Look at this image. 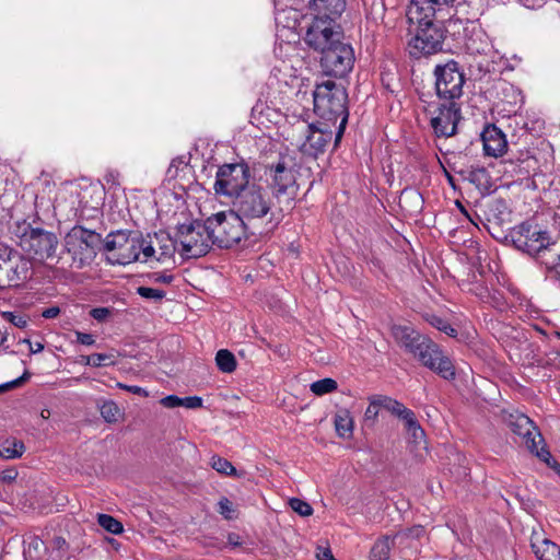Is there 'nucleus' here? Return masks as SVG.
I'll use <instances>...</instances> for the list:
<instances>
[{
    "mask_svg": "<svg viewBox=\"0 0 560 560\" xmlns=\"http://www.w3.org/2000/svg\"><path fill=\"white\" fill-rule=\"evenodd\" d=\"M341 33L327 21L313 22L305 34L308 46L322 54L320 66L328 75L345 77L352 70L354 52L352 47L341 40Z\"/></svg>",
    "mask_w": 560,
    "mask_h": 560,
    "instance_id": "1",
    "label": "nucleus"
},
{
    "mask_svg": "<svg viewBox=\"0 0 560 560\" xmlns=\"http://www.w3.org/2000/svg\"><path fill=\"white\" fill-rule=\"evenodd\" d=\"M314 110L317 116L326 122L336 125L340 119L336 132V143L343 135L348 121L347 92L343 86L327 80L318 84L314 91Z\"/></svg>",
    "mask_w": 560,
    "mask_h": 560,
    "instance_id": "2",
    "label": "nucleus"
},
{
    "mask_svg": "<svg viewBox=\"0 0 560 560\" xmlns=\"http://www.w3.org/2000/svg\"><path fill=\"white\" fill-rule=\"evenodd\" d=\"M415 27L408 40L409 55L416 59L434 55L442 50L444 40L443 23L446 20L430 16L423 20L408 19Z\"/></svg>",
    "mask_w": 560,
    "mask_h": 560,
    "instance_id": "3",
    "label": "nucleus"
},
{
    "mask_svg": "<svg viewBox=\"0 0 560 560\" xmlns=\"http://www.w3.org/2000/svg\"><path fill=\"white\" fill-rule=\"evenodd\" d=\"M104 247L107 252L114 253L113 258L119 265L152 260V244L142 235L129 236L121 231L112 233L107 235Z\"/></svg>",
    "mask_w": 560,
    "mask_h": 560,
    "instance_id": "4",
    "label": "nucleus"
},
{
    "mask_svg": "<svg viewBox=\"0 0 560 560\" xmlns=\"http://www.w3.org/2000/svg\"><path fill=\"white\" fill-rule=\"evenodd\" d=\"M14 226L20 247L34 259L45 260L55 256L59 244L55 233L32 228L26 221L16 222Z\"/></svg>",
    "mask_w": 560,
    "mask_h": 560,
    "instance_id": "5",
    "label": "nucleus"
},
{
    "mask_svg": "<svg viewBox=\"0 0 560 560\" xmlns=\"http://www.w3.org/2000/svg\"><path fill=\"white\" fill-rule=\"evenodd\" d=\"M273 197L268 187L252 183L232 201L233 209L248 223L266 218L272 209Z\"/></svg>",
    "mask_w": 560,
    "mask_h": 560,
    "instance_id": "6",
    "label": "nucleus"
},
{
    "mask_svg": "<svg viewBox=\"0 0 560 560\" xmlns=\"http://www.w3.org/2000/svg\"><path fill=\"white\" fill-rule=\"evenodd\" d=\"M63 241L66 250L72 257V265L82 268L95 258L102 237L94 231L75 225L66 234Z\"/></svg>",
    "mask_w": 560,
    "mask_h": 560,
    "instance_id": "7",
    "label": "nucleus"
},
{
    "mask_svg": "<svg viewBox=\"0 0 560 560\" xmlns=\"http://www.w3.org/2000/svg\"><path fill=\"white\" fill-rule=\"evenodd\" d=\"M207 220L214 245L221 248L232 247L245 235V220L234 209L218 212Z\"/></svg>",
    "mask_w": 560,
    "mask_h": 560,
    "instance_id": "8",
    "label": "nucleus"
},
{
    "mask_svg": "<svg viewBox=\"0 0 560 560\" xmlns=\"http://www.w3.org/2000/svg\"><path fill=\"white\" fill-rule=\"evenodd\" d=\"M329 122L307 124L299 120L293 126V142L303 154L316 158L332 139Z\"/></svg>",
    "mask_w": 560,
    "mask_h": 560,
    "instance_id": "9",
    "label": "nucleus"
},
{
    "mask_svg": "<svg viewBox=\"0 0 560 560\" xmlns=\"http://www.w3.org/2000/svg\"><path fill=\"white\" fill-rule=\"evenodd\" d=\"M176 243L180 247V254L186 258H198L206 255L214 245L211 231L208 228V220L205 223L194 222L178 226Z\"/></svg>",
    "mask_w": 560,
    "mask_h": 560,
    "instance_id": "10",
    "label": "nucleus"
},
{
    "mask_svg": "<svg viewBox=\"0 0 560 560\" xmlns=\"http://www.w3.org/2000/svg\"><path fill=\"white\" fill-rule=\"evenodd\" d=\"M249 178L250 170L247 164H223L217 171L213 190L215 195L226 197L232 202L252 184Z\"/></svg>",
    "mask_w": 560,
    "mask_h": 560,
    "instance_id": "11",
    "label": "nucleus"
},
{
    "mask_svg": "<svg viewBox=\"0 0 560 560\" xmlns=\"http://www.w3.org/2000/svg\"><path fill=\"white\" fill-rule=\"evenodd\" d=\"M435 90L440 100L447 103H457L463 95L465 74L456 61L451 60L445 65H439L434 70Z\"/></svg>",
    "mask_w": 560,
    "mask_h": 560,
    "instance_id": "12",
    "label": "nucleus"
},
{
    "mask_svg": "<svg viewBox=\"0 0 560 560\" xmlns=\"http://www.w3.org/2000/svg\"><path fill=\"white\" fill-rule=\"evenodd\" d=\"M508 421L511 430L523 439L528 451L546 464L550 465L552 457L549 451H547L545 446L538 448V445L544 442V439L534 422L527 416L522 413L510 415Z\"/></svg>",
    "mask_w": 560,
    "mask_h": 560,
    "instance_id": "13",
    "label": "nucleus"
},
{
    "mask_svg": "<svg viewBox=\"0 0 560 560\" xmlns=\"http://www.w3.org/2000/svg\"><path fill=\"white\" fill-rule=\"evenodd\" d=\"M412 354L418 358L424 366L434 371L441 377L445 380H453L455 377V368L451 359L429 338L425 337Z\"/></svg>",
    "mask_w": 560,
    "mask_h": 560,
    "instance_id": "14",
    "label": "nucleus"
},
{
    "mask_svg": "<svg viewBox=\"0 0 560 560\" xmlns=\"http://www.w3.org/2000/svg\"><path fill=\"white\" fill-rule=\"evenodd\" d=\"M513 243L516 248L530 256H539L549 244L547 232L530 223L520 224L513 233Z\"/></svg>",
    "mask_w": 560,
    "mask_h": 560,
    "instance_id": "15",
    "label": "nucleus"
},
{
    "mask_svg": "<svg viewBox=\"0 0 560 560\" xmlns=\"http://www.w3.org/2000/svg\"><path fill=\"white\" fill-rule=\"evenodd\" d=\"M285 161V158H280L277 164L268 166L267 170L271 196L279 201L283 196L292 199L295 194V175Z\"/></svg>",
    "mask_w": 560,
    "mask_h": 560,
    "instance_id": "16",
    "label": "nucleus"
},
{
    "mask_svg": "<svg viewBox=\"0 0 560 560\" xmlns=\"http://www.w3.org/2000/svg\"><path fill=\"white\" fill-rule=\"evenodd\" d=\"M460 118V107L457 103H441L432 113L431 127L438 137H452L456 133Z\"/></svg>",
    "mask_w": 560,
    "mask_h": 560,
    "instance_id": "17",
    "label": "nucleus"
},
{
    "mask_svg": "<svg viewBox=\"0 0 560 560\" xmlns=\"http://www.w3.org/2000/svg\"><path fill=\"white\" fill-rule=\"evenodd\" d=\"M455 0H411L407 18L423 20L430 16L447 20L452 4Z\"/></svg>",
    "mask_w": 560,
    "mask_h": 560,
    "instance_id": "18",
    "label": "nucleus"
},
{
    "mask_svg": "<svg viewBox=\"0 0 560 560\" xmlns=\"http://www.w3.org/2000/svg\"><path fill=\"white\" fill-rule=\"evenodd\" d=\"M485 153L489 156H502L508 149L505 135L494 125H489L481 133Z\"/></svg>",
    "mask_w": 560,
    "mask_h": 560,
    "instance_id": "19",
    "label": "nucleus"
},
{
    "mask_svg": "<svg viewBox=\"0 0 560 560\" xmlns=\"http://www.w3.org/2000/svg\"><path fill=\"white\" fill-rule=\"evenodd\" d=\"M145 241L152 244V260L164 261L171 258L178 246L176 238L173 240L166 233L160 232L147 235Z\"/></svg>",
    "mask_w": 560,
    "mask_h": 560,
    "instance_id": "20",
    "label": "nucleus"
},
{
    "mask_svg": "<svg viewBox=\"0 0 560 560\" xmlns=\"http://www.w3.org/2000/svg\"><path fill=\"white\" fill-rule=\"evenodd\" d=\"M345 7V0H311V8L320 15L314 22L318 20L327 21L331 27H334L332 22L340 16Z\"/></svg>",
    "mask_w": 560,
    "mask_h": 560,
    "instance_id": "21",
    "label": "nucleus"
},
{
    "mask_svg": "<svg viewBox=\"0 0 560 560\" xmlns=\"http://www.w3.org/2000/svg\"><path fill=\"white\" fill-rule=\"evenodd\" d=\"M15 258V254L9 257V262L1 281L0 289L19 285L20 282L26 279L28 264L22 258Z\"/></svg>",
    "mask_w": 560,
    "mask_h": 560,
    "instance_id": "22",
    "label": "nucleus"
},
{
    "mask_svg": "<svg viewBox=\"0 0 560 560\" xmlns=\"http://www.w3.org/2000/svg\"><path fill=\"white\" fill-rule=\"evenodd\" d=\"M392 335L395 341L410 353H412L425 338L413 328L406 325H394L392 327Z\"/></svg>",
    "mask_w": 560,
    "mask_h": 560,
    "instance_id": "23",
    "label": "nucleus"
},
{
    "mask_svg": "<svg viewBox=\"0 0 560 560\" xmlns=\"http://www.w3.org/2000/svg\"><path fill=\"white\" fill-rule=\"evenodd\" d=\"M532 548L539 560H560V547L549 539H540L537 533L532 536Z\"/></svg>",
    "mask_w": 560,
    "mask_h": 560,
    "instance_id": "24",
    "label": "nucleus"
},
{
    "mask_svg": "<svg viewBox=\"0 0 560 560\" xmlns=\"http://www.w3.org/2000/svg\"><path fill=\"white\" fill-rule=\"evenodd\" d=\"M25 445L15 438H3L0 440V457L3 459H15L23 456Z\"/></svg>",
    "mask_w": 560,
    "mask_h": 560,
    "instance_id": "25",
    "label": "nucleus"
},
{
    "mask_svg": "<svg viewBox=\"0 0 560 560\" xmlns=\"http://www.w3.org/2000/svg\"><path fill=\"white\" fill-rule=\"evenodd\" d=\"M337 434L342 439H350L353 432V419L347 409L339 410L335 416Z\"/></svg>",
    "mask_w": 560,
    "mask_h": 560,
    "instance_id": "26",
    "label": "nucleus"
},
{
    "mask_svg": "<svg viewBox=\"0 0 560 560\" xmlns=\"http://www.w3.org/2000/svg\"><path fill=\"white\" fill-rule=\"evenodd\" d=\"M392 548V538L384 536L373 545L371 549L372 560H387L389 558Z\"/></svg>",
    "mask_w": 560,
    "mask_h": 560,
    "instance_id": "27",
    "label": "nucleus"
},
{
    "mask_svg": "<svg viewBox=\"0 0 560 560\" xmlns=\"http://www.w3.org/2000/svg\"><path fill=\"white\" fill-rule=\"evenodd\" d=\"M215 362L218 368L224 373H231L236 368L234 354L226 349H221L217 352Z\"/></svg>",
    "mask_w": 560,
    "mask_h": 560,
    "instance_id": "28",
    "label": "nucleus"
},
{
    "mask_svg": "<svg viewBox=\"0 0 560 560\" xmlns=\"http://www.w3.org/2000/svg\"><path fill=\"white\" fill-rule=\"evenodd\" d=\"M382 408L389 411L392 415L396 416L397 418L401 419L405 416V412L409 411V408H407L404 404L399 402L398 400L382 395L381 400Z\"/></svg>",
    "mask_w": 560,
    "mask_h": 560,
    "instance_id": "29",
    "label": "nucleus"
},
{
    "mask_svg": "<svg viewBox=\"0 0 560 560\" xmlns=\"http://www.w3.org/2000/svg\"><path fill=\"white\" fill-rule=\"evenodd\" d=\"M100 412L103 419L108 423L117 422L121 415L120 408L113 400L104 401L100 406Z\"/></svg>",
    "mask_w": 560,
    "mask_h": 560,
    "instance_id": "30",
    "label": "nucleus"
},
{
    "mask_svg": "<svg viewBox=\"0 0 560 560\" xmlns=\"http://www.w3.org/2000/svg\"><path fill=\"white\" fill-rule=\"evenodd\" d=\"M337 382L332 378H323L313 382L310 386L311 392L316 396H323L337 389Z\"/></svg>",
    "mask_w": 560,
    "mask_h": 560,
    "instance_id": "31",
    "label": "nucleus"
},
{
    "mask_svg": "<svg viewBox=\"0 0 560 560\" xmlns=\"http://www.w3.org/2000/svg\"><path fill=\"white\" fill-rule=\"evenodd\" d=\"M45 544L42 539L36 536L30 537L24 548V556L30 559H36L40 557V552L45 550Z\"/></svg>",
    "mask_w": 560,
    "mask_h": 560,
    "instance_id": "32",
    "label": "nucleus"
},
{
    "mask_svg": "<svg viewBox=\"0 0 560 560\" xmlns=\"http://www.w3.org/2000/svg\"><path fill=\"white\" fill-rule=\"evenodd\" d=\"M97 520L98 524L108 533L118 535L124 530L122 524L110 515L98 514Z\"/></svg>",
    "mask_w": 560,
    "mask_h": 560,
    "instance_id": "33",
    "label": "nucleus"
},
{
    "mask_svg": "<svg viewBox=\"0 0 560 560\" xmlns=\"http://www.w3.org/2000/svg\"><path fill=\"white\" fill-rule=\"evenodd\" d=\"M538 257L548 269L560 268V254L557 253L553 248L547 246Z\"/></svg>",
    "mask_w": 560,
    "mask_h": 560,
    "instance_id": "34",
    "label": "nucleus"
},
{
    "mask_svg": "<svg viewBox=\"0 0 560 560\" xmlns=\"http://www.w3.org/2000/svg\"><path fill=\"white\" fill-rule=\"evenodd\" d=\"M211 467L220 474L231 476L236 475V469L234 466L225 458L220 456H213L211 458Z\"/></svg>",
    "mask_w": 560,
    "mask_h": 560,
    "instance_id": "35",
    "label": "nucleus"
},
{
    "mask_svg": "<svg viewBox=\"0 0 560 560\" xmlns=\"http://www.w3.org/2000/svg\"><path fill=\"white\" fill-rule=\"evenodd\" d=\"M289 505L301 516H310L313 513V508L307 502L296 498L290 499Z\"/></svg>",
    "mask_w": 560,
    "mask_h": 560,
    "instance_id": "36",
    "label": "nucleus"
},
{
    "mask_svg": "<svg viewBox=\"0 0 560 560\" xmlns=\"http://www.w3.org/2000/svg\"><path fill=\"white\" fill-rule=\"evenodd\" d=\"M369 400H370V405L365 410L364 418H365V420L374 421L378 415L380 408H382V406H381L382 395L372 396V397H370Z\"/></svg>",
    "mask_w": 560,
    "mask_h": 560,
    "instance_id": "37",
    "label": "nucleus"
},
{
    "mask_svg": "<svg viewBox=\"0 0 560 560\" xmlns=\"http://www.w3.org/2000/svg\"><path fill=\"white\" fill-rule=\"evenodd\" d=\"M137 293L143 299L153 301H161L165 298V292L163 290L149 287H139L137 289Z\"/></svg>",
    "mask_w": 560,
    "mask_h": 560,
    "instance_id": "38",
    "label": "nucleus"
},
{
    "mask_svg": "<svg viewBox=\"0 0 560 560\" xmlns=\"http://www.w3.org/2000/svg\"><path fill=\"white\" fill-rule=\"evenodd\" d=\"M429 323L433 327H435L440 331L445 332L448 336H455V334H456V330L446 320H444L443 318H441L439 316H434V315L431 316L429 318Z\"/></svg>",
    "mask_w": 560,
    "mask_h": 560,
    "instance_id": "39",
    "label": "nucleus"
},
{
    "mask_svg": "<svg viewBox=\"0 0 560 560\" xmlns=\"http://www.w3.org/2000/svg\"><path fill=\"white\" fill-rule=\"evenodd\" d=\"M92 366L94 368L107 366L115 363L114 355L106 353H94L92 354Z\"/></svg>",
    "mask_w": 560,
    "mask_h": 560,
    "instance_id": "40",
    "label": "nucleus"
},
{
    "mask_svg": "<svg viewBox=\"0 0 560 560\" xmlns=\"http://www.w3.org/2000/svg\"><path fill=\"white\" fill-rule=\"evenodd\" d=\"M407 432L410 436L411 442L415 443L416 445H419L424 442L425 433L420 424Z\"/></svg>",
    "mask_w": 560,
    "mask_h": 560,
    "instance_id": "41",
    "label": "nucleus"
},
{
    "mask_svg": "<svg viewBox=\"0 0 560 560\" xmlns=\"http://www.w3.org/2000/svg\"><path fill=\"white\" fill-rule=\"evenodd\" d=\"M160 404L165 407V408H176V407H182V398L176 396V395H168L166 397H163L161 400H160Z\"/></svg>",
    "mask_w": 560,
    "mask_h": 560,
    "instance_id": "42",
    "label": "nucleus"
},
{
    "mask_svg": "<svg viewBox=\"0 0 560 560\" xmlns=\"http://www.w3.org/2000/svg\"><path fill=\"white\" fill-rule=\"evenodd\" d=\"M19 476L18 470L14 467L4 469L0 472V482L2 483H12L16 480Z\"/></svg>",
    "mask_w": 560,
    "mask_h": 560,
    "instance_id": "43",
    "label": "nucleus"
},
{
    "mask_svg": "<svg viewBox=\"0 0 560 560\" xmlns=\"http://www.w3.org/2000/svg\"><path fill=\"white\" fill-rule=\"evenodd\" d=\"M400 420L404 421L406 431H409L420 424L411 409H409L408 412H405V416Z\"/></svg>",
    "mask_w": 560,
    "mask_h": 560,
    "instance_id": "44",
    "label": "nucleus"
},
{
    "mask_svg": "<svg viewBox=\"0 0 560 560\" xmlns=\"http://www.w3.org/2000/svg\"><path fill=\"white\" fill-rule=\"evenodd\" d=\"M182 407H185L187 409H197L202 406V399L198 396H189L182 398Z\"/></svg>",
    "mask_w": 560,
    "mask_h": 560,
    "instance_id": "45",
    "label": "nucleus"
},
{
    "mask_svg": "<svg viewBox=\"0 0 560 560\" xmlns=\"http://www.w3.org/2000/svg\"><path fill=\"white\" fill-rule=\"evenodd\" d=\"M219 512L225 518H231L232 517V512H233L232 502L229 499H226V498L221 499L219 501Z\"/></svg>",
    "mask_w": 560,
    "mask_h": 560,
    "instance_id": "46",
    "label": "nucleus"
},
{
    "mask_svg": "<svg viewBox=\"0 0 560 560\" xmlns=\"http://www.w3.org/2000/svg\"><path fill=\"white\" fill-rule=\"evenodd\" d=\"M4 317L19 328H24L27 324L26 318L21 315H15L13 313H4Z\"/></svg>",
    "mask_w": 560,
    "mask_h": 560,
    "instance_id": "47",
    "label": "nucleus"
},
{
    "mask_svg": "<svg viewBox=\"0 0 560 560\" xmlns=\"http://www.w3.org/2000/svg\"><path fill=\"white\" fill-rule=\"evenodd\" d=\"M109 314L110 311L107 307H95L92 308L90 312V315L98 322L105 320L109 316Z\"/></svg>",
    "mask_w": 560,
    "mask_h": 560,
    "instance_id": "48",
    "label": "nucleus"
},
{
    "mask_svg": "<svg viewBox=\"0 0 560 560\" xmlns=\"http://www.w3.org/2000/svg\"><path fill=\"white\" fill-rule=\"evenodd\" d=\"M117 387H119L124 390L130 392L135 395H140V396H144V397L148 396V392L144 388L137 386V385H126L122 383H117Z\"/></svg>",
    "mask_w": 560,
    "mask_h": 560,
    "instance_id": "49",
    "label": "nucleus"
},
{
    "mask_svg": "<svg viewBox=\"0 0 560 560\" xmlns=\"http://www.w3.org/2000/svg\"><path fill=\"white\" fill-rule=\"evenodd\" d=\"M75 336H77V340L78 342H80L81 345H84V346H92L95 343V338L93 335L91 334H85V332H81V331H75Z\"/></svg>",
    "mask_w": 560,
    "mask_h": 560,
    "instance_id": "50",
    "label": "nucleus"
},
{
    "mask_svg": "<svg viewBox=\"0 0 560 560\" xmlns=\"http://www.w3.org/2000/svg\"><path fill=\"white\" fill-rule=\"evenodd\" d=\"M316 557L318 560H335L331 550L329 548L318 547Z\"/></svg>",
    "mask_w": 560,
    "mask_h": 560,
    "instance_id": "51",
    "label": "nucleus"
},
{
    "mask_svg": "<svg viewBox=\"0 0 560 560\" xmlns=\"http://www.w3.org/2000/svg\"><path fill=\"white\" fill-rule=\"evenodd\" d=\"M28 377L27 373H25L23 376L12 381V382H9V383H5V384H2L0 385V392H4L9 388H13L15 386H19L22 382H24L26 378Z\"/></svg>",
    "mask_w": 560,
    "mask_h": 560,
    "instance_id": "52",
    "label": "nucleus"
},
{
    "mask_svg": "<svg viewBox=\"0 0 560 560\" xmlns=\"http://www.w3.org/2000/svg\"><path fill=\"white\" fill-rule=\"evenodd\" d=\"M60 308L58 306L48 307L43 312V317L55 318L59 315Z\"/></svg>",
    "mask_w": 560,
    "mask_h": 560,
    "instance_id": "53",
    "label": "nucleus"
},
{
    "mask_svg": "<svg viewBox=\"0 0 560 560\" xmlns=\"http://www.w3.org/2000/svg\"><path fill=\"white\" fill-rule=\"evenodd\" d=\"M52 547H54V549H56L58 551H62L67 547V541L62 537H59V536L55 537L52 540Z\"/></svg>",
    "mask_w": 560,
    "mask_h": 560,
    "instance_id": "54",
    "label": "nucleus"
},
{
    "mask_svg": "<svg viewBox=\"0 0 560 560\" xmlns=\"http://www.w3.org/2000/svg\"><path fill=\"white\" fill-rule=\"evenodd\" d=\"M152 278L155 282H162V283H171L173 280L172 276H168L165 273H154L152 276Z\"/></svg>",
    "mask_w": 560,
    "mask_h": 560,
    "instance_id": "55",
    "label": "nucleus"
},
{
    "mask_svg": "<svg viewBox=\"0 0 560 560\" xmlns=\"http://www.w3.org/2000/svg\"><path fill=\"white\" fill-rule=\"evenodd\" d=\"M25 342L30 346V351L32 353H38L44 349V345L42 342H31L30 340H25Z\"/></svg>",
    "mask_w": 560,
    "mask_h": 560,
    "instance_id": "56",
    "label": "nucleus"
},
{
    "mask_svg": "<svg viewBox=\"0 0 560 560\" xmlns=\"http://www.w3.org/2000/svg\"><path fill=\"white\" fill-rule=\"evenodd\" d=\"M228 541H229L230 545H233V546H238L240 545L238 536L235 535V534H230L229 537H228Z\"/></svg>",
    "mask_w": 560,
    "mask_h": 560,
    "instance_id": "57",
    "label": "nucleus"
},
{
    "mask_svg": "<svg viewBox=\"0 0 560 560\" xmlns=\"http://www.w3.org/2000/svg\"><path fill=\"white\" fill-rule=\"evenodd\" d=\"M92 354L91 355H83L82 359H81V362L85 365H91L92 366Z\"/></svg>",
    "mask_w": 560,
    "mask_h": 560,
    "instance_id": "58",
    "label": "nucleus"
},
{
    "mask_svg": "<svg viewBox=\"0 0 560 560\" xmlns=\"http://www.w3.org/2000/svg\"><path fill=\"white\" fill-rule=\"evenodd\" d=\"M49 415H50V412H49V410H48V409H44V410H42V412H40V417H42L43 419H48Z\"/></svg>",
    "mask_w": 560,
    "mask_h": 560,
    "instance_id": "59",
    "label": "nucleus"
},
{
    "mask_svg": "<svg viewBox=\"0 0 560 560\" xmlns=\"http://www.w3.org/2000/svg\"><path fill=\"white\" fill-rule=\"evenodd\" d=\"M478 173L483 175L486 173V171L483 168H480V170H478Z\"/></svg>",
    "mask_w": 560,
    "mask_h": 560,
    "instance_id": "60",
    "label": "nucleus"
}]
</instances>
